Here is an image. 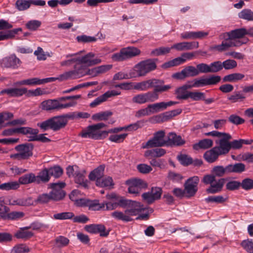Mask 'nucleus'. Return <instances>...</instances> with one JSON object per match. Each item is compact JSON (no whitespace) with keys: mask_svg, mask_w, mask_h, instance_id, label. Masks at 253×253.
Instances as JSON below:
<instances>
[{"mask_svg":"<svg viewBox=\"0 0 253 253\" xmlns=\"http://www.w3.org/2000/svg\"><path fill=\"white\" fill-rule=\"evenodd\" d=\"M171 87L169 84L164 85V81L156 78H152L141 82L135 83L134 89L146 91L154 88L152 92H162L167 91Z\"/></svg>","mask_w":253,"mask_h":253,"instance_id":"f257e3e1","label":"nucleus"},{"mask_svg":"<svg viewBox=\"0 0 253 253\" xmlns=\"http://www.w3.org/2000/svg\"><path fill=\"white\" fill-rule=\"evenodd\" d=\"M106 126L107 125L103 123L89 126L80 134V135L84 138L95 140L102 139L107 136V133L106 130L101 131L100 129Z\"/></svg>","mask_w":253,"mask_h":253,"instance_id":"f03ea898","label":"nucleus"},{"mask_svg":"<svg viewBox=\"0 0 253 253\" xmlns=\"http://www.w3.org/2000/svg\"><path fill=\"white\" fill-rule=\"evenodd\" d=\"M226 180V178H221L216 180V177L211 173L210 174L205 175L202 181L206 185L210 184L209 187L206 189V192L208 194H213L222 190Z\"/></svg>","mask_w":253,"mask_h":253,"instance_id":"7ed1b4c3","label":"nucleus"},{"mask_svg":"<svg viewBox=\"0 0 253 253\" xmlns=\"http://www.w3.org/2000/svg\"><path fill=\"white\" fill-rule=\"evenodd\" d=\"M140 53V50L137 47L129 46L123 48L119 52L113 54L111 59L115 62H121L138 56Z\"/></svg>","mask_w":253,"mask_h":253,"instance_id":"20e7f679","label":"nucleus"},{"mask_svg":"<svg viewBox=\"0 0 253 253\" xmlns=\"http://www.w3.org/2000/svg\"><path fill=\"white\" fill-rule=\"evenodd\" d=\"M87 68L84 65L77 63L74 67V70L65 72L60 75L61 80L75 79L86 75Z\"/></svg>","mask_w":253,"mask_h":253,"instance_id":"39448f33","label":"nucleus"},{"mask_svg":"<svg viewBox=\"0 0 253 253\" xmlns=\"http://www.w3.org/2000/svg\"><path fill=\"white\" fill-rule=\"evenodd\" d=\"M156 60L157 59H149L141 61L135 65V69L140 76H145L157 68Z\"/></svg>","mask_w":253,"mask_h":253,"instance_id":"423d86ee","label":"nucleus"},{"mask_svg":"<svg viewBox=\"0 0 253 253\" xmlns=\"http://www.w3.org/2000/svg\"><path fill=\"white\" fill-rule=\"evenodd\" d=\"M126 184L129 186L128 192L133 194L135 196L139 195L142 189H145L148 187V184L144 180L139 178L128 179Z\"/></svg>","mask_w":253,"mask_h":253,"instance_id":"0eeeda50","label":"nucleus"},{"mask_svg":"<svg viewBox=\"0 0 253 253\" xmlns=\"http://www.w3.org/2000/svg\"><path fill=\"white\" fill-rule=\"evenodd\" d=\"M65 186L64 182L53 183L49 184L52 190L49 193L51 200L58 201L64 199L66 193L62 189Z\"/></svg>","mask_w":253,"mask_h":253,"instance_id":"6e6552de","label":"nucleus"},{"mask_svg":"<svg viewBox=\"0 0 253 253\" xmlns=\"http://www.w3.org/2000/svg\"><path fill=\"white\" fill-rule=\"evenodd\" d=\"M165 132L164 130H160L154 134L153 137L149 140L143 148L153 147H159L167 146V140L164 139Z\"/></svg>","mask_w":253,"mask_h":253,"instance_id":"1a4fd4ad","label":"nucleus"},{"mask_svg":"<svg viewBox=\"0 0 253 253\" xmlns=\"http://www.w3.org/2000/svg\"><path fill=\"white\" fill-rule=\"evenodd\" d=\"M121 204L123 205V208H126V209L131 216H135L142 211L146 210V208H144L141 203L135 201L126 199L121 201Z\"/></svg>","mask_w":253,"mask_h":253,"instance_id":"9d476101","label":"nucleus"},{"mask_svg":"<svg viewBox=\"0 0 253 253\" xmlns=\"http://www.w3.org/2000/svg\"><path fill=\"white\" fill-rule=\"evenodd\" d=\"M34 145L32 143H25L16 146L15 150L18 152L14 157L19 160H27L33 155Z\"/></svg>","mask_w":253,"mask_h":253,"instance_id":"9b49d317","label":"nucleus"},{"mask_svg":"<svg viewBox=\"0 0 253 253\" xmlns=\"http://www.w3.org/2000/svg\"><path fill=\"white\" fill-rule=\"evenodd\" d=\"M218 142H216L218 144V146H215L217 150L221 155H226L229 153L231 150V145L230 140L231 139V135L227 133L224 134L220 137Z\"/></svg>","mask_w":253,"mask_h":253,"instance_id":"f8f14e48","label":"nucleus"},{"mask_svg":"<svg viewBox=\"0 0 253 253\" xmlns=\"http://www.w3.org/2000/svg\"><path fill=\"white\" fill-rule=\"evenodd\" d=\"M159 98L158 93L155 92L148 91L141 93L133 97L132 101L133 103L142 104L146 102H153Z\"/></svg>","mask_w":253,"mask_h":253,"instance_id":"ddd939ff","label":"nucleus"},{"mask_svg":"<svg viewBox=\"0 0 253 253\" xmlns=\"http://www.w3.org/2000/svg\"><path fill=\"white\" fill-rule=\"evenodd\" d=\"M196 67L193 66H188L180 72L175 73L172 75L173 78L183 80L188 77H193L198 76Z\"/></svg>","mask_w":253,"mask_h":253,"instance_id":"4468645a","label":"nucleus"},{"mask_svg":"<svg viewBox=\"0 0 253 253\" xmlns=\"http://www.w3.org/2000/svg\"><path fill=\"white\" fill-rule=\"evenodd\" d=\"M84 230L91 234H99L100 236L107 237L109 233L106 230V227L102 224H92L86 225L84 227Z\"/></svg>","mask_w":253,"mask_h":253,"instance_id":"2eb2a0df","label":"nucleus"},{"mask_svg":"<svg viewBox=\"0 0 253 253\" xmlns=\"http://www.w3.org/2000/svg\"><path fill=\"white\" fill-rule=\"evenodd\" d=\"M78 58V63L80 64H86L88 66H91L98 64L101 62V59L98 57H95V54L92 52H89L85 55Z\"/></svg>","mask_w":253,"mask_h":253,"instance_id":"dca6fc26","label":"nucleus"},{"mask_svg":"<svg viewBox=\"0 0 253 253\" xmlns=\"http://www.w3.org/2000/svg\"><path fill=\"white\" fill-rule=\"evenodd\" d=\"M21 61L15 54H12L2 59L1 65L6 68H17L21 64Z\"/></svg>","mask_w":253,"mask_h":253,"instance_id":"f3484780","label":"nucleus"},{"mask_svg":"<svg viewBox=\"0 0 253 253\" xmlns=\"http://www.w3.org/2000/svg\"><path fill=\"white\" fill-rule=\"evenodd\" d=\"M185 143V141L180 135H177L175 132H170L168 134L167 146H180Z\"/></svg>","mask_w":253,"mask_h":253,"instance_id":"a211bd4d","label":"nucleus"},{"mask_svg":"<svg viewBox=\"0 0 253 253\" xmlns=\"http://www.w3.org/2000/svg\"><path fill=\"white\" fill-rule=\"evenodd\" d=\"M198 47L199 42H181L171 46L172 48H174L178 51L192 50Z\"/></svg>","mask_w":253,"mask_h":253,"instance_id":"6ab92c4d","label":"nucleus"},{"mask_svg":"<svg viewBox=\"0 0 253 253\" xmlns=\"http://www.w3.org/2000/svg\"><path fill=\"white\" fill-rule=\"evenodd\" d=\"M111 216L117 220L122 221L124 222H130L133 220L126 209L124 211H114L111 213Z\"/></svg>","mask_w":253,"mask_h":253,"instance_id":"aec40b11","label":"nucleus"},{"mask_svg":"<svg viewBox=\"0 0 253 253\" xmlns=\"http://www.w3.org/2000/svg\"><path fill=\"white\" fill-rule=\"evenodd\" d=\"M28 90L26 88H9L2 90L0 95L7 94L9 97H20L26 93Z\"/></svg>","mask_w":253,"mask_h":253,"instance_id":"412c9836","label":"nucleus"},{"mask_svg":"<svg viewBox=\"0 0 253 253\" xmlns=\"http://www.w3.org/2000/svg\"><path fill=\"white\" fill-rule=\"evenodd\" d=\"M86 172L84 169H78L74 173V177L75 181L80 186L87 188L88 187L87 180L85 178V174Z\"/></svg>","mask_w":253,"mask_h":253,"instance_id":"4be33fe9","label":"nucleus"},{"mask_svg":"<svg viewBox=\"0 0 253 253\" xmlns=\"http://www.w3.org/2000/svg\"><path fill=\"white\" fill-rule=\"evenodd\" d=\"M208 35L207 32L203 31L197 32H186L180 34V37L182 39L190 40L202 39Z\"/></svg>","mask_w":253,"mask_h":253,"instance_id":"5701e85b","label":"nucleus"},{"mask_svg":"<svg viewBox=\"0 0 253 253\" xmlns=\"http://www.w3.org/2000/svg\"><path fill=\"white\" fill-rule=\"evenodd\" d=\"M245 35H248V30L246 28L236 29L232 30L230 32L223 34V38H226V36H230L232 38H236L240 40Z\"/></svg>","mask_w":253,"mask_h":253,"instance_id":"b1692460","label":"nucleus"},{"mask_svg":"<svg viewBox=\"0 0 253 253\" xmlns=\"http://www.w3.org/2000/svg\"><path fill=\"white\" fill-rule=\"evenodd\" d=\"M53 131H57L64 127L67 124L68 120L62 116H58L51 118Z\"/></svg>","mask_w":253,"mask_h":253,"instance_id":"393cba45","label":"nucleus"},{"mask_svg":"<svg viewBox=\"0 0 253 253\" xmlns=\"http://www.w3.org/2000/svg\"><path fill=\"white\" fill-rule=\"evenodd\" d=\"M29 227L20 228L14 233V237L17 239L27 240L33 236L34 233L29 230Z\"/></svg>","mask_w":253,"mask_h":253,"instance_id":"a878e982","label":"nucleus"},{"mask_svg":"<svg viewBox=\"0 0 253 253\" xmlns=\"http://www.w3.org/2000/svg\"><path fill=\"white\" fill-rule=\"evenodd\" d=\"M216 149L217 148L214 147L205 153L204 158L208 163L214 162L217 160L219 156L221 155Z\"/></svg>","mask_w":253,"mask_h":253,"instance_id":"bb28decb","label":"nucleus"},{"mask_svg":"<svg viewBox=\"0 0 253 253\" xmlns=\"http://www.w3.org/2000/svg\"><path fill=\"white\" fill-rule=\"evenodd\" d=\"M9 205L19 206H29L33 204L31 198H11L9 200Z\"/></svg>","mask_w":253,"mask_h":253,"instance_id":"cd10ccee","label":"nucleus"},{"mask_svg":"<svg viewBox=\"0 0 253 253\" xmlns=\"http://www.w3.org/2000/svg\"><path fill=\"white\" fill-rule=\"evenodd\" d=\"M58 100L56 99H48L44 100L41 103L40 107L42 109L46 111L57 110Z\"/></svg>","mask_w":253,"mask_h":253,"instance_id":"c85d7f7f","label":"nucleus"},{"mask_svg":"<svg viewBox=\"0 0 253 253\" xmlns=\"http://www.w3.org/2000/svg\"><path fill=\"white\" fill-rule=\"evenodd\" d=\"M211 173L216 177H221L225 175L229 174L228 166L224 167L222 166H216L212 168Z\"/></svg>","mask_w":253,"mask_h":253,"instance_id":"c756f323","label":"nucleus"},{"mask_svg":"<svg viewBox=\"0 0 253 253\" xmlns=\"http://www.w3.org/2000/svg\"><path fill=\"white\" fill-rule=\"evenodd\" d=\"M190 86L182 85L178 87L176 90L175 93L176 95V98L178 99L186 100L189 97V92L187 90L189 89Z\"/></svg>","mask_w":253,"mask_h":253,"instance_id":"7c9ffc66","label":"nucleus"},{"mask_svg":"<svg viewBox=\"0 0 253 253\" xmlns=\"http://www.w3.org/2000/svg\"><path fill=\"white\" fill-rule=\"evenodd\" d=\"M95 184L100 187H108L111 189L114 185L112 177L110 176L102 177L101 179L96 180Z\"/></svg>","mask_w":253,"mask_h":253,"instance_id":"2f4dec72","label":"nucleus"},{"mask_svg":"<svg viewBox=\"0 0 253 253\" xmlns=\"http://www.w3.org/2000/svg\"><path fill=\"white\" fill-rule=\"evenodd\" d=\"M104 167L103 166H100L96 169L92 171L89 174V179L91 181L98 180L101 179L104 174Z\"/></svg>","mask_w":253,"mask_h":253,"instance_id":"473e14b6","label":"nucleus"},{"mask_svg":"<svg viewBox=\"0 0 253 253\" xmlns=\"http://www.w3.org/2000/svg\"><path fill=\"white\" fill-rule=\"evenodd\" d=\"M228 172L241 173L246 170V166L242 163H235L234 164L228 165Z\"/></svg>","mask_w":253,"mask_h":253,"instance_id":"72a5a7b5","label":"nucleus"},{"mask_svg":"<svg viewBox=\"0 0 253 253\" xmlns=\"http://www.w3.org/2000/svg\"><path fill=\"white\" fill-rule=\"evenodd\" d=\"M166 151L163 148H156L152 150H147L145 152V157H160L164 156Z\"/></svg>","mask_w":253,"mask_h":253,"instance_id":"f704fd0d","label":"nucleus"},{"mask_svg":"<svg viewBox=\"0 0 253 253\" xmlns=\"http://www.w3.org/2000/svg\"><path fill=\"white\" fill-rule=\"evenodd\" d=\"M36 181V176L35 174L30 173L28 174H24V175L20 177L18 179L19 184H27L34 182Z\"/></svg>","mask_w":253,"mask_h":253,"instance_id":"c9c22d12","label":"nucleus"},{"mask_svg":"<svg viewBox=\"0 0 253 253\" xmlns=\"http://www.w3.org/2000/svg\"><path fill=\"white\" fill-rule=\"evenodd\" d=\"M212 145L213 142L211 139H204L195 144L193 147L194 149L197 150L200 148L206 149L211 147Z\"/></svg>","mask_w":253,"mask_h":253,"instance_id":"e433bc0d","label":"nucleus"},{"mask_svg":"<svg viewBox=\"0 0 253 253\" xmlns=\"http://www.w3.org/2000/svg\"><path fill=\"white\" fill-rule=\"evenodd\" d=\"M112 114L113 113L110 111L101 112L93 115L92 118L93 120L96 121H106Z\"/></svg>","mask_w":253,"mask_h":253,"instance_id":"4c0bfd02","label":"nucleus"},{"mask_svg":"<svg viewBox=\"0 0 253 253\" xmlns=\"http://www.w3.org/2000/svg\"><path fill=\"white\" fill-rule=\"evenodd\" d=\"M245 77L244 74L235 73L226 75L223 78V81L225 82H236L242 80Z\"/></svg>","mask_w":253,"mask_h":253,"instance_id":"58836bf2","label":"nucleus"},{"mask_svg":"<svg viewBox=\"0 0 253 253\" xmlns=\"http://www.w3.org/2000/svg\"><path fill=\"white\" fill-rule=\"evenodd\" d=\"M24 213L21 211H12L10 213L4 212L2 215V218L3 219L15 220L23 217Z\"/></svg>","mask_w":253,"mask_h":253,"instance_id":"ea45409f","label":"nucleus"},{"mask_svg":"<svg viewBox=\"0 0 253 253\" xmlns=\"http://www.w3.org/2000/svg\"><path fill=\"white\" fill-rule=\"evenodd\" d=\"M226 37H227L231 47L240 46L242 44H246L248 41V39L240 40L236 38L230 37V36H226Z\"/></svg>","mask_w":253,"mask_h":253,"instance_id":"a19ab883","label":"nucleus"},{"mask_svg":"<svg viewBox=\"0 0 253 253\" xmlns=\"http://www.w3.org/2000/svg\"><path fill=\"white\" fill-rule=\"evenodd\" d=\"M74 213L72 212H62L55 213L53 215V218L55 220L71 219L74 217Z\"/></svg>","mask_w":253,"mask_h":253,"instance_id":"79ce46f5","label":"nucleus"},{"mask_svg":"<svg viewBox=\"0 0 253 253\" xmlns=\"http://www.w3.org/2000/svg\"><path fill=\"white\" fill-rule=\"evenodd\" d=\"M20 186L17 181H10L0 185V189L9 191L17 189Z\"/></svg>","mask_w":253,"mask_h":253,"instance_id":"37998d69","label":"nucleus"},{"mask_svg":"<svg viewBox=\"0 0 253 253\" xmlns=\"http://www.w3.org/2000/svg\"><path fill=\"white\" fill-rule=\"evenodd\" d=\"M238 16L249 21H253V11L250 9H244L239 13Z\"/></svg>","mask_w":253,"mask_h":253,"instance_id":"c03bdc74","label":"nucleus"},{"mask_svg":"<svg viewBox=\"0 0 253 253\" xmlns=\"http://www.w3.org/2000/svg\"><path fill=\"white\" fill-rule=\"evenodd\" d=\"M183 63V60L180 56L165 63L162 65V67L164 69H167L171 67L178 66Z\"/></svg>","mask_w":253,"mask_h":253,"instance_id":"a18cd8bd","label":"nucleus"},{"mask_svg":"<svg viewBox=\"0 0 253 253\" xmlns=\"http://www.w3.org/2000/svg\"><path fill=\"white\" fill-rule=\"evenodd\" d=\"M171 49H172L171 47L162 46L153 50L151 52V55L157 56L165 55L169 53Z\"/></svg>","mask_w":253,"mask_h":253,"instance_id":"49530a36","label":"nucleus"},{"mask_svg":"<svg viewBox=\"0 0 253 253\" xmlns=\"http://www.w3.org/2000/svg\"><path fill=\"white\" fill-rule=\"evenodd\" d=\"M15 6L19 11H24L30 7L29 0H17Z\"/></svg>","mask_w":253,"mask_h":253,"instance_id":"de8ad7c7","label":"nucleus"},{"mask_svg":"<svg viewBox=\"0 0 253 253\" xmlns=\"http://www.w3.org/2000/svg\"><path fill=\"white\" fill-rule=\"evenodd\" d=\"M16 132L17 133L23 134H38L39 130L37 129H34L29 127H20L16 128Z\"/></svg>","mask_w":253,"mask_h":253,"instance_id":"09e8293b","label":"nucleus"},{"mask_svg":"<svg viewBox=\"0 0 253 253\" xmlns=\"http://www.w3.org/2000/svg\"><path fill=\"white\" fill-rule=\"evenodd\" d=\"M69 239L63 236H59L55 239V245L57 248H63L68 246Z\"/></svg>","mask_w":253,"mask_h":253,"instance_id":"8fccbe9b","label":"nucleus"},{"mask_svg":"<svg viewBox=\"0 0 253 253\" xmlns=\"http://www.w3.org/2000/svg\"><path fill=\"white\" fill-rule=\"evenodd\" d=\"M30 249L25 244H18L11 250L10 253H28Z\"/></svg>","mask_w":253,"mask_h":253,"instance_id":"3c124183","label":"nucleus"},{"mask_svg":"<svg viewBox=\"0 0 253 253\" xmlns=\"http://www.w3.org/2000/svg\"><path fill=\"white\" fill-rule=\"evenodd\" d=\"M37 126L43 131L48 129L53 130L51 118L41 123H38Z\"/></svg>","mask_w":253,"mask_h":253,"instance_id":"603ef678","label":"nucleus"},{"mask_svg":"<svg viewBox=\"0 0 253 253\" xmlns=\"http://www.w3.org/2000/svg\"><path fill=\"white\" fill-rule=\"evenodd\" d=\"M72 1L73 0H50L47 1V4L50 7L54 8L57 7L58 4L66 5Z\"/></svg>","mask_w":253,"mask_h":253,"instance_id":"864d4df0","label":"nucleus"},{"mask_svg":"<svg viewBox=\"0 0 253 253\" xmlns=\"http://www.w3.org/2000/svg\"><path fill=\"white\" fill-rule=\"evenodd\" d=\"M127 136V133L112 134L110 135L109 140L113 142L120 143L123 142Z\"/></svg>","mask_w":253,"mask_h":253,"instance_id":"5fc2aeb1","label":"nucleus"},{"mask_svg":"<svg viewBox=\"0 0 253 253\" xmlns=\"http://www.w3.org/2000/svg\"><path fill=\"white\" fill-rule=\"evenodd\" d=\"M243 248L249 253H253V240L247 239L243 240L241 243Z\"/></svg>","mask_w":253,"mask_h":253,"instance_id":"6e6d98bb","label":"nucleus"},{"mask_svg":"<svg viewBox=\"0 0 253 253\" xmlns=\"http://www.w3.org/2000/svg\"><path fill=\"white\" fill-rule=\"evenodd\" d=\"M225 40L223 41L220 44L215 45L212 48L216 49L219 52H222L228 50L231 47L227 37L224 38Z\"/></svg>","mask_w":253,"mask_h":253,"instance_id":"4d7b16f0","label":"nucleus"},{"mask_svg":"<svg viewBox=\"0 0 253 253\" xmlns=\"http://www.w3.org/2000/svg\"><path fill=\"white\" fill-rule=\"evenodd\" d=\"M50 176L55 178L60 177L63 172V169L58 166H55L48 169Z\"/></svg>","mask_w":253,"mask_h":253,"instance_id":"13d9d810","label":"nucleus"},{"mask_svg":"<svg viewBox=\"0 0 253 253\" xmlns=\"http://www.w3.org/2000/svg\"><path fill=\"white\" fill-rule=\"evenodd\" d=\"M145 121L144 120H140L136 122V123L130 124L127 126H125V130L133 131L136 130L139 128L143 127L144 125Z\"/></svg>","mask_w":253,"mask_h":253,"instance_id":"bf43d9fd","label":"nucleus"},{"mask_svg":"<svg viewBox=\"0 0 253 253\" xmlns=\"http://www.w3.org/2000/svg\"><path fill=\"white\" fill-rule=\"evenodd\" d=\"M177 159L180 163L187 166L193 163V160L191 157L186 154H180L177 156Z\"/></svg>","mask_w":253,"mask_h":253,"instance_id":"052dcab7","label":"nucleus"},{"mask_svg":"<svg viewBox=\"0 0 253 253\" xmlns=\"http://www.w3.org/2000/svg\"><path fill=\"white\" fill-rule=\"evenodd\" d=\"M245 96L239 92H235L228 97V99L232 103H235L239 101H242L245 99Z\"/></svg>","mask_w":253,"mask_h":253,"instance_id":"680f3d73","label":"nucleus"},{"mask_svg":"<svg viewBox=\"0 0 253 253\" xmlns=\"http://www.w3.org/2000/svg\"><path fill=\"white\" fill-rule=\"evenodd\" d=\"M50 173L49 169H44L40 171L36 178H40L41 180L43 182H47L50 179Z\"/></svg>","mask_w":253,"mask_h":253,"instance_id":"e2e57ef3","label":"nucleus"},{"mask_svg":"<svg viewBox=\"0 0 253 253\" xmlns=\"http://www.w3.org/2000/svg\"><path fill=\"white\" fill-rule=\"evenodd\" d=\"M185 196L190 198L194 196L198 191V187L184 184Z\"/></svg>","mask_w":253,"mask_h":253,"instance_id":"0e129e2a","label":"nucleus"},{"mask_svg":"<svg viewBox=\"0 0 253 253\" xmlns=\"http://www.w3.org/2000/svg\"><path fill=\"white\" fill-rule=\"evenodd\" d=\"M77 40L79 42L89 43L96 42L97 41V38L95 37L84 35L78 36L77 37Z\"/></svg>","mask_w":253,"mask_h":253,"instance_id":"69168bd1","label":"nucleus"},{"mask_svg":"<svg viewBox=\"0 0 253 253\" xmlns=\"http://www.w3.org/2000/svg\"><path fill=\"white\" fill-rule=\"evenodd\" d=\"M242 188L245 190H250L253 189V179L250 178L244 179L240 182Z\"/></svg>","mask_w":253,"mask_h":253,"instance_id":"338daca9","label":"nucleus"},{"mask_svg":"<svg viewBox=\"0 0 253 253\" xmlns=\"http://www.w3.org/2000/svg\"><path fill=\"white\" fill-rule=\"evenodd\" d=\"M210 67L211 73L218 72L223 69L222 63L219 61L212 62L210 64Z\"/></svg>","mask_w":253,"mask_h":253,"instance_id":"774afa93","label":"nucleus"}]
</instances>
